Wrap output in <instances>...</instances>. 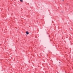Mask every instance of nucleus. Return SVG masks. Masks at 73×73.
I'll return each instance as SVG.
<instances>
[{
    "mask_svg": "<svg viewBox=\"0 0 73 73\" xmlns=\"http://www.w3.org/2000/svg\"><path fill=\"white\" fill-rule=\"evenodd\" d=\"M26 33L27 35H28V34H29V32H28V31H27L26 32Z\"/></svg>",
    "mask_w": 73,
    "mask_h": 73,
    "instance_id": "obj_1",
    "label": "nucleus"
},
{
    "mask_svg": "<svg viewBox=\"0 0 73 73\" xmlns=\"http://www.w3.org/2000/svg\"><path fill=\"white\" fill-rule=\"evenodd\" d=\"M21 2H23V0H20Z\"/></svg>",
    "mask_w": 73,
    "mask_h": 73,
    "instance_id": "obj_2",
    "label": "nucleus"
},
{
    "mask_svg": "<svg viewBox=\"0 0 73 73\" xmlns=\"http://www.w3.org/2000/svg\"><path fill=\"white\" fill-rule=\"evenodd\" d=\"M64 0H62V1H64Z\"/></svg>",
    "mask_w": 73,
    "mask_h": 73,
    "instance_id": "obj_3",
    "label": "nucleus"
}]
</instances>
